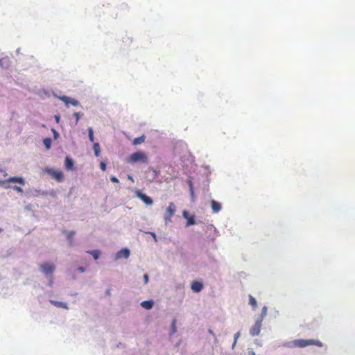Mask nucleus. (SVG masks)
<instances>
[{"label": "nucleus", "mask_w": 355, "mask_h": 355, "mask_svg": "<svg viewBox=\"0 0 355 355\" xmlns=\"http://www.w3.org/2000/svg\"><path fill=\"white\" fill-rule=\"evenodd\" d=\"M40 268L44 274L49 275L53 272L55 270V266L52 263H44L40 266Z\"/></svg>", "instance_id": "obj_5"}, {"label": "nucleus", "mask_w": 355, "mask_h": 355, "mask_svg": "<svg viewBox=\"0 0 355 355\" xmlns=\"http://www.w3.org/2000/svg\"><path fill=\"white\" fill-rule=\"evenodd\" d=\"M6 182L19 183L21 185L25 184V180L21 177H10L5 181H0V184H5Z\"/></svg>", "instance_id": "obj_8"}, {"label": "nucleus", "mask_w": 355, "mask_h": 355, "mask_svg": "<svg viewBox=\"0 0 355 355\" xmlns=\"http://www.w3.org/2000/svg\"><path fill=\"white\" fill-rule=\"evenodd\" d=\"M128 162L130 163L142 162L148 163V157L144 152L137 151L132 153L128 158Z\"/></svg>", "instance_id": "obj_2"}, {"label": "nucleus", "mask_w": 355, "mask_h": 355, "mask_svg": "<svg viewBox=\"0 0 355 355\" xmlns=\"http://www.w3.org/2000/svg\"><path fill=\"white\" fill-rule=\"evenodd\" d=\"M175 320H173V331H175Z\"/></svg>", "instance_id": "obj_33"}, {"label": "nucleus", "mask_w": 355, "mask_h": 355, "mask_svg": "<svg viewBox=\"0 0 355 355\" xmlns=\"http://www.w3.org/2000/svg\"><path fill=\"white\" fill-rule=\"evenodd\" d=\"M266 313H267V307L266 306H263V309H262L261 314L260 318L259 319H262V320H263V318L266 315Z\"/></svg>", "instance_id": "obj_22"}, {"label": "nucleus", "mask_w": 355, "mask_h": 355, "mask_svg": "<svg viewBox=\"0 0 355 355\" xmlns=\"http://www.w3.org/2000/svg\"><path fill=\"white\" fill-rule=\"evenodd\" d=\"M93 149H94L95 155L96 157L99 156L100 153H101V148H100V145L98 143L94 144Z\"/></svg>", "instance_id": "obj_18"}, {"label": "nucleus", "mask_w": 355, "mask_h": 355, "mask_svg": "<svg viewBox=\"0 0 355 355\" xmlns=\"http://www.w3.org/2000/svg\"><path fill=\"white\" fill-rule=\"evenodd\" d=\"M191 288L193 292L198 293V292H200L202 289L203 285L200 282L193 281L191 283Z\"/></svg>", "instance_id": "obj_9"}, {"label": "nucleus", "mask_w": 355, "mask_h": 355, "mask_svg": "<svg viewBox=\"0 0 355 355\" xmlns=\"http://www.w3.org/2000/svg\"><path fill=\"white\" fill-rule=\"evenodd\" d=\"M60 99L64 101L66 104H71L73 106H77L79 105V102L77 100L71 98L67 96H62L60 98Z\"/></svg>", "instance_id": "obj_11"}, {"label": "nucleus", "mask_w": 355, "mask_h": 355, "mask_svg": "<svg viewBox=\"0 0 355 355\" xmlns=\"http://www.w3.org/2000/svg\"><path fill=\"white\" fill-rule=\"evenodd\" d=\"M144 280L145 284H147L148 282V276L147 274H145L144 275Z\"/></svg>", "instance_id": "obj_30"}, {"label": "nucleus", "mask_w": 355, "mask_h": 355, "mask_svg": "<svg viewBox=\"0 0 355 355\" xmlns=\"http://www.w3.org/2000/svg\"><path fill=\"white\" fill-rule=\"evenodd\" d=\"M240 336V332H237L235 335H234V341L233 343V347H234V345H236V342H237V339L239 338V337Z\"/></svg>", "instance_id": "obj_27"}, {"label": "nucleus", "mask_w": 355, "mask_h": 355, "mask_svg": "<svg viewBox=\"0 0 355 355\" xmlns=\"http://www.w3.org/2000/svg\"><path fill=\"white\" fill-rule=\"evenodd\" d=\"M100 168L102 171H105L106 170V164L104 162H101L100 163Z\"/></svg>", "instance_id": "obj_28"}, {"label": "nucleus", "mask_w": 355, "mask_h": 355, "mask_svg": "<svg viewBox=\"0 0 355 355\" xmlns=\"http://www.w3.org/2000/svg\"><path fill=\"white\" fill-rule=\"evenodd\" d=\"M128 179L133 181L132 177L131 175H128Z\"/></svg>", "instance_id": "obj_37"}, {"label": "nucleus", "mask_w": 355, "mask_h": 355, "mask_svg": "<svg viewBox=\"0 0 355 355\" xmlns=\"http://www.w3.org/2000/svg\"><path fill=\"white\" fill-rule=\"evenodd\" d=\"M248 355H255V353L253 351H249Z\"/></svg>", "instance_id": "obj_34"}, {"label": "nucleus", "mask_w": 355, "mask_h": 355, "mask_svg": "<svg viewBox=\"0 0 355 355\" xmlns=\"http://www.w3.org/2000/svg\"><path fill=\"white\" fill-rule=\"evenodd\" d=\"M75 232L71 231L67 234V239L70 241L71 244L72 243V237L74 236Z\"/></svg>", "instance_id": "obj_24"}, {"label": "nucleus", "mask_w": 355, "mask_h": 355, "mask_svg": "<svg viewBox=\"0 0 355 355\" xmlns=\"http://www.w3.org/2000/svg\"><path fill=\"white\" fill-rule=\"evenodd\" d=\"M130 256V251L127 248H124L119 251L116 254V258L121 259V258H125L127 259Z\"/></svg>", "instance_id": "obj_10"}, {"label": "nucleus", "mask_w": 355, "mask_h": 355, "mask_svg": "<svg viewBox=\"0 0 355 355\" xmlns=\"http://www.w3.org/2000/svg\"><path fill=\"white\" fill-rule=\"evenodd\" d=\"M136 196L140 198L145 204L147 205H152L153 203V200L149 196H146L144 193H142L140 191H136Z\"/></svg>", "instance_id": "obj_7"}, {"label": "nucleus", "mask_w": 355, "mask_h": 355, "mask_svg": "<svg viewBox=\"0 0 355 355\" xmlns=\"http://www.w3.org/2000/svg\"><path fill=\"white\" fill-rule=\"evenodd\" d=\"M249 304L252 306L253 309H255L257 306V300L252 295H249Z\"/></svg>", "instance_id": "obj_17"}, {"label": "nucleus", "mask_w": 355, "mask_h": 355, "mask_svg": "<svg viewBox=\"0 0 355 355\" xmlns=\"http://www.w3.org/2000/svg\"><path fill=\"white\" fill-rule=\"evenodd\" d=\"M209 333L212 334V335H214L213 331L211 329H209Z\"/></svg>", "instance_id": "obj_35"}, {"label": "nucleus", "mask_w": 355, "mask_h": 355, "mask_svg": "<svg viewBox=\"0 0 355 355\" xmlns=\"http://www.w3.org/2000/svg\"><path fill=\"white\" fill-rule=\"evenodd\" d=\"M52 131L53 132L54 137L56 139L59 135L58 132L55 129H52Z\"/></svg>", "instance_id": "obj_31"}, {"label": "nucleus", "mask_w": 355, "mask_h": 355, "mask_svg": "<svg viewBox=\"0 0 355 355\" xmlns=\"http://www.w3.org/2000/svg\"><path fill=\"white\" fill-rule=\"evenodd\" d=\"M74 116L76 117V123H77L80 119V116L83 115V114L80 113V112H75L73 114Z\"/></svg>", "instance_id": "obj_25"}, {"label": "nucleus", "mask_w": 355, "mask_h": 355, "mask_svg": "<svg viewBox=\"0 0 355 355\" xmlns=\"http://www.w3.org/2000/svg\"><path fill=\"white\" fill-rule=\"evenodd\" d=\"M78 270L80 272H85V268H83V267H81V266H80V267H78Z\"/></svg>", "instance_id": "obj_32"}, {"label": "nucleus", "mask_w": 355, "mask_h": 355, "mask_svg": "<svg viewBox=\"0 0 355 355\" xmlns=\"http://www.w3.org/2000/svg\"><path fill=\"white\" fill-rule=\"evenodd\" d=\"M73 166V160L71 158H69V157H66V158H65V168L67 170H70V169H72Z\"/></svg>", "instance_id": "obj_14"}, {"label": "nucleus", "mask_w": 355, "mask_h": 355, "mask_svg": "<svg viewBox=\"0 0 355 355\" xmlns=\"http://www.w3.org/2000/svg\"><path fill=\"white\" fill-rule=\"evenodd\" d=\"M88 135H89V140L93 142L94 140V132H93V129L92 128L89 127L88 128Z\"/></svg>", "instance_id": "obj_21"}, {"label": "nucleus", "mask_w": 355, "mask_h": 355, "mask_svg": "<svg viewBox=\"0 0 355 355\" xmlns=\"http://www.w3.org/2000/svg\"><path fill=\"white\" fill-rule=\"evenodd\" d=\"M141 306L146 309H150L153 306V302L152 300L143 301Z\"/></svg>", "instance_id": "obj_13"}, {"label": "nucleus", "mask_w": 355, "mask_h": 355, "mask_svg": "<svg viewBox=\"0 0 355 355\" xmlns=\"http://www.w3.org/2000/svg\"><path fill=\"white\" fill-rule=\"evenodd\" d=\"M3 173V175H4V176L6 175V172H4V171H2V170H0V173Z\"/></svg>", "instance_id": "obj_36"}, {"label": "nucleus", "mask_w": 355, "mask_h": 355, "mask_svg": "<svg viewBox=\"0 0 355 355\" xmlns=\"http://www.w3.org/2000/svg\"><path fill=\"white\" fill-rule=\"evenodd\" d=\"M12 189L16 191L18 193H22L23 192V189H21V187H18V186H14L12 187Z\"/></svg>", "instance_id": "obj_26"}, {"label": "nucleus", "mask_w": 355, "mask_h": 355, "mask_svg": "<svg viewBox=\"0 0 355 355\" xmlns=\"http://www.w3.org/2000/svg\"><path fill=\"white\" fill-rule=\"evenodd\" d=\"M44 171L51 175L52 178L56 180L59 182L63 180L64 175L63 173L60 171H55L50 168H46Z\"/></svg>", "instance_id": "obj_4"}, {"label": "nucleus", "mask_w": 355, "mask_h": 355, "mask_svg": "<svg viewBox=\"0 0 355 355\" xmlns=\"http://www.w3.org/2000/svg\"><path fill=\"white\" fill-rule=\"evenodd\" d=\"M55 119L57 122H59V116H55Z\"/></svg>", "instance_id": "obj_38"}, {"label": "nucleus", "mask_w": 355, "mask_h": 355, "mask_svg": "<svg viewBox=\"0 0 355 355\" xmlns=\"http://www.w3.org/2000/svg\"><path fill=\"white\" fill-rule=\"evenodd\" d=\"M51 303L52 304H53L54 306H57V307H61V308H64V309H67V306L65 304L62 303V302H58V301L51 300Z\"/></svg>", "instance_id": "obj_19"}, {"label": "nucleus", "mask_w": 355, "mask_h": 355, "mask_svg": "<svg viewBox=\"0 0 355 355\" xmlns=\"http://www.w3.org/2000/svg\"><path fill=\"white\" fill-rule=\"evenodd\" d=\"M144 140H145V136L142 135L141 137L135 138L133 139L132 144L134 145H138V144L143 143L144 141Z\"/></svg>", "instance_id": "obj_16"}, {"label": "nucleus", "mask_w": 355, "mask_h": 355, "mask_svg": "<svg viewBox=\"0 0 355 355\" xmlns=\"http://www.w3.org/2000/svg\"><path fill=\"white\" fill-rule=\"evenodd\" d=\"M87 253L91 254L95 260L98 259L101 254V252L98 250H89L87 251Z\"/></svg>", "instance_id": "obj_15"}, {"label": "nucleus", "mask_w": 355, "mask_h": 355, "mask_svg": "<svg viewBox=\"0 0 355 355\" xmlns=\"http://www.w3.org/2000/svg\"><path fill=\"white\" fill-rule=\"evenodd\" d=\"M106 293H107V295H110V291H109V290H108V291H107V292H106Z\"/></svg>", "instance_id": "obj_39"}, {"label": "nucleus", "mask_w": 355, "mask_h": 355, "mask_svg": "<svg viewBox=\"0 0 355 355\" xmlns=\"http://www.w3.org/2000/svg\"><path fill=\"white\" fill-rule=\"evenodd\" d=\"M261 324L262 319H258L250 330V335L252 336L259 335L261 331Z\"/></svg>", "instance_id": "obj_6"}, {"label": "nucleus", "mask_w": 355, "mask_h": 355, "mask_svg": "<svg viewBox=\"0 0 355 355\" xmlns=\"http://www.w3.org/2000/svg\"><path fill=\"white\" fill-rule=\"evenodd\" d=\"M195 224V219L193 217H190L188 218L187 222V226L192 225Z\"/></svg>", "instance_id": "obj_23"}, {"label": "nucleus", "mask_w": 355, "mask_h": 355, "mask_svg": "<svg viewBox=\"0 0 355 355\" xmlns=\"http://www.w3.org/2000/svg\"><path fill=\"white\" fill-rule=\"evenodd\" d=\"M293 345L297 347H305L309 345H315L322 347L324 345L319 340L316 339H297L293 341Z\"/></svg>", "instance_id": "obj_1"}, {"label": "nucleus", "mask_w": 355, "mask_h": 355, "mask_svg": "<svg viewBox=\"0 0 355 355\" xmlns=\"http://www.w3.org/2000/svg\"><path fill=\"white\" fill-rule=\"evenodd\" d=\"M110 180L112 182H114V183H118L119 182V179L117 178H116L115 176H111L110 177Z\"/></svg>", "instance_id": "obj_29"}, {"label": "nucleus", "mask_w": 355, "mask_h": 355, "mask_svg": "<svg viewBox=\"0 0 355 355\" xmlns=\"http://www.w3.org/2000/svg\"><path fill=\"white\" fill-rule=\"evenodd\" d=\"M43 143H44V146L46 147V149H50L51 148V143H52V141H51V138L48 137V138L44 139Z\"/></svg>", "instance_id": "obj_20"}, {"label": "nucleus", "mask_w": 355, "mask_h": 355, "mask_svg": "<svg viewBox=\"0 0 355 355\" xmlns=\"http://www.w3.org/2000/svg\"><path fill=\"white\" fill-rule=\"evenodd\" d=\"M211 207L214 213H218L221 209V205L218 202L212 200L211 201Z\"/></svg>", "instance_id": "obj_12"}, {"label": "nucleus", "mask_w": 355, "mask_h": 355, "mask_svg": "<svg viewBox=\"0 0 355 355\" xmlns=\"http://www.w3.org/2000/svg\"><path fill=\"white\" fill-rule=\"evenodd\" d=\"M176 211V207L173 202H170L168 207L166 209V212L164 216L165 224L167 225L171 221V218L174 215Z\"/></svg>", "instance_id": "obj_3"}]
</instances>
